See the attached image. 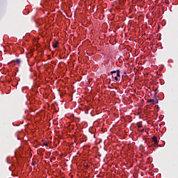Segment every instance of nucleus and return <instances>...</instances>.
Wrapping results in <instances>:
<instances>
[{
  "label": "nucleus",
  "mask_w": 178,
  "mask_h": 178,
  "mask_svg": "<svg viewBox=\"0 0 178 178\" xmlns=\"http://www.w3.org/2000/svg\"><path fill=\"white\" fill-rule=\"evenodd\" d=\"M117 73V77L119 79L120 78V71L119 69L117 70V71H111L112 76H114V75Z\"/></svg>",
  "instance_id": "obj_1"
},
{
  "label": "nucleus",
  "mask_w": 178,
  "mask_h": 178,
  "mask_svg": "<svg viewBox=\"0 0 178 178\" xmlns=\"http://www.w3.org/2000/svg\"><path fill=\"white\" fill-rule=\"evenodd\" d=\"M152 141H154V143H155V144H157V143H159L158 136H152Z\"/></svg>",
  "instance_id": "obj_2"
},
{
  "label": "nucleus",
  "mask_w": 178,
  "mask_h": 178,
  "mask_svg": "<svg viewBox=\"0 0 178 178\" xmlns=\"http://www.w3.org/2000/svg\"><path fill=\"white\" fill-rule=\"evenodd\" d=\"M157 92L158 91H156V90H153L152 91H151V94H153L154 97H156Z\"/></svg>",
  "instance_id": "obj_3"
},
{
  "label": "nucleus",
  "mask_w": 178,
  "mask_h": 178,
  "mask_svg": "<svg viewBox=\"0 0 178 178\" xmlns=\"http://www.w3.org/2000/svg\"><path fill=\"white\" fill-rule=\"evenodd\" d=\"M13 62H15L16 63H17V65H19L21 63V60L15 59V60H13Z\"/></svg>",
  "instance_id": "obj_4"
},
{
  "label": "nucleus",
  "mask_w": 178,
  "mask_h": 178,
  "mask_svg": "<svg viewBox=\"0 0 178 178\" xmlns=\"http://www.w3.org/2000/svg\"><path fill=\"white\" fill-rule=\"evenodd\" d=\"M58 46V41H56V43L53 44V47L56 49Z\"/></svg>",
  "instance_id": "obj_5"
},
{
  "label": "nucleus",
  "mask_w": 178,
  "mask_h": 178,
  "mask_svg": "<svg viewBox=\"0 0 178 178\" xmlns=\"http://www.w3.org/2000/svg\"><path fill=\"white\" fill-rule=\"evenodd\" d=\"M147 103H153V104H154L155 100H154V99H150V100H147Z\"/></svg>",
  "instance_id": "obj_6"
},
{
  "label": "nucleus",
  "mask_w": 178,
  "mask_h": 178,
  "mask_svg": "<svg viewBox=\"0 0 178 178\" xmlns=\"http://www.w3.org/2000/svg\"><path fill=\"white\" fill-rule=\"evenodd\" d=\"M58 94H60V95H63V94L65 93V92H62L61 90H58Z\"/></svg>",
  "instance_id": "obj_7"
},
{
  "label": "nucleus",
  "mask_w": 178,
  "mask_h": 178,
  "mask_svg": "<svg viewBox=\"0 0 178 178\" xmlns=\"http://www.w3.org/2000/svg\"><path fill=\"white\" fill-rule=\"evenodd\" d=\"M114 79H115V81H118L119 78H118V75L117 76H114Z\"/></svg>",
  "instance_id": "obj_8"
},
{
  "label": "nucleus",
  "mask_w": 178,
  "mask_h": 178,
  "mask_svg": "<svg viewBox=\"0 0 178 178\" xmlns=\"http://www.w3.org/2000/svg\"><path fill=\"white\" fill-rule=\"evenodd\" d=\"M142 127H143V125H142L141 124H138V129L142 128Z\"/></svg>",
  "instance_id": "obj_9"
},
{
  "label": "nucleus",
  "mask_w": 178,
  "mask_h": 178,
  "mask_svg": "<svg viewBox=\"0 0 178 178\" xmlns=\"http://www.w3.org/2000/svg\"><path fill=\"white\" fill-rule=\"evenodd\" d=\"M43 145H47V146L48 147L49 143H43Z\"/></svg>",
  "instance_id": "obj_10"
},
{
  "label": "nucleus",
  "mask_w": 178,
  "mask_h": 178,
  "mask_svg": "<svg viewBox=\"0 0 178 178\" xmlns=\"http://www.w3.org/2000/svg\"><path fill=\"white\" fill-rule=\"evenodd\" d=\"M31 165H32L33 166H35V163H34V161H33V163H31Z\"/></svg>",
  "instance_id": "obj_11"
},
{
  "label": "nucleus",
  "mask_w": 178,
  "mask_h": 178,
  "mask_svg": "<svg viewBox=\"0 0 178 178\" xmlns=\"http://www.w3.org/2000/svg\"><path fill=\"white\" fill-rule=\"evenodd\" d=\"M144 131V129H142V131Z\"/></svg>",
  "instance_id": "obj_12"
}]
</instances>
